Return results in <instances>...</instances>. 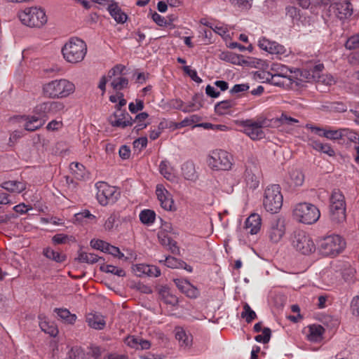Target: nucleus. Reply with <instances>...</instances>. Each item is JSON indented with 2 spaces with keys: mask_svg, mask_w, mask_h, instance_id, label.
<instances>
[{
  "mask_svg": "<svg viewBox=\"0 0 359 359\" xmlns=\"http://www.w3.org/2000/svg\"><path fill=\"white\" fill-rule=\"evenodd\" d=\"M304 181V175L300 170H292L289 172L288 184L291 187L302 186Z\"/></svg>",
  "mask_w": 359,
  "mask_h": 359,
  "instance_id": "nucleus-37",
  "label": "nucleus"
},
{
  "mask_svg": "<svg viewBox=\"0 0 359 359\" xmlns=\"http://www.w3.org/2000/svg\"><path fill=\"white\" fill-rule=\"evenodd\" d=\"M293 219L304 224H315L320 217V210L315 205L302 202L297 203L292 209Z\"/></svg>",
  "mask_w": 359,
  "mask_h": 359,
  "instance_id": "nucleus-2",
  "label": "nucleus"
},
{
  "mask_svg": "<svg viewBox=\"0 0 359 359\" xmlns=\"http://www.w3.org/2000/svg\"><path fill=\"white\" fill-rule=\"evenodd\" d=\"M236 105V101L233 100H226L218 102L215 106V111L220 115L226 114L230 109Z\"/></svg>",
  "mask_w": 359,
  "mask_h": 359,
  "instance_id": "nucleus-40",
  "label": "nucleus"
},
{
  "mask_svg": "<svg viewBox=\"0 0 359 359\" xmlns=\"http://www.w3.org/2000/svg\"><path fill=\"white\" fill-rule=\"evenodd\" d=\"M97 189V199L102 205L115 203L120 196V192L116 187L100 182L96 184Z\"/></svg>",
  "mask_w": 359,
  "mask_h": 359,
  "instance_id": "nucleus-12",
  "label": "nucleus"
},
{
  "mask_svg": "<svg viewBox=\"0 0 359 359\" xmlns=\"http://www.w3.org/2000/svg\"><path fill=\"white\" fill-rule=\"evenodd\" d=\"M201 120L200 116L198 115H191L189 117H187L184 119H183L180 123L179 127H186V126H194L196 124H198L197 123Z\"/></svg>",
  "mask_w": 359,
  "mask_h": 359,
  "instance_id": "nucleus-50",
  "label": "nucleus"
},
{
  "mask_svg": "<svg viewBox=\"0 0 359 359\" xmlns=\"http://www.w3.org/2000/svg\"><path fill=\"white\" fill-rule=\"evenodd\" d=\"M243 310L241 313V318H244L248 323H251L257 318L256 313L251 309L248 303L243 304Z\"/></svg>",
  "mask_w": 359,
  "mask_h": 359,
  "instance_id": "nucleus-44",
  "label": "nucleus"
},
{
  "mask_svg": "<svg viewBox=\"0 0 359 359\" xmlns=\"http://www.w3.org/2000/svg\"><path fill=\"white\" fill-rule=\"evenodd\" d=\"M163 262L165 265L169 268H177L182 266V264L177 259L171 256L167 257Z\"/></svg>",
  "mask_w": 359,
  "mask_h": 359,
  "instance_id": "nucleus-58",
  "label": "nucleus"
},
{
  "mask_svg": "<svg viewBox=\"0 0 359 359\" xmlns=\"http://www.w3.org/2000/svg\"><path fill=\"white\" fill-rule=\"evenodd\" d=\"M271 339V330L268 327H265L262 330V333L257 335L255 337L256 341L262 344H266Z\"/></svg>",
  "mask_w": 359,
  "mask_h": 359,
  "instance_id": "nucleus-49",
  "label": "nucleus"
},
{
  "mask_svg": "<svg viewBox=\"0 0 359 359\" xmlns=\"http://www.w3.org/2000/svg\"><path fill=\"white\" fill-rule=\"evenodd\" d=\"M183 70L195 82L198 83H201L202 82V79L198 76L197 72L195 69H192L189 66H184L183 67Z\"/></svg>",
  "mask_w": 359,
  "mask_h": 359,
  "instance_id": "nucleus-57",
  "label": "nucleus"
},
{
  "mask_svg": "<svg viewBox=\"0 0 359 359\" xmlns=\"http://www.w3.org/2000/svg\"><path fill=\"white\" fill-rule=\"evenodd\" d=\"M144 107V103L142 100H136L135 103L130 102L129 104L128 108L131 113H137V111L142 110Z\"/></svg>",
  "mask_w": 359,
  "mask_h": 359,
  "instance_id": "nucleus-61",
  "label": "nucleus"
},
{
  "mask_svg": "<svg viewBox=\"0 0 359 359\" xmlns=\"http://www.w3.org/2000/svg\"><path fill=\"white\" fill-rule=\"evenodd\" d=\"M1 187L12 193H20L25 189V184L23 182L11 180L3 182Z\"/></svg>",
  "mask_w": 359,
  "mask_h": 359,
  "instance_id": "nucleus-34",
  "label": "nucleus"
},
{
  "mask_svg": "<svg viewBox=\"0 0 359 359\" xmlns=\"http://www.w3.org/2000/svg\"><path fill=\"white\" fill-rule=\"evenodd\" d=\"M151 18L158 26L164 27L168 24L164 17L156 12L151 15Z\"/></svg>",
  "mask_w": 359,
  "mask_h": 359,
  "instance_id": "nucleus-62",
  "label": "nucleus"
},
{
  "mask_svg": "<svg viewBox=\"0 0 359 359\" xmlns=\"http://www.w3.org/2000/svg\"><path fill=\"white\" fill-rule=\"evenodd\" d=\"M175 334L180 347L184 349H189L191 347L193 337L190 332H187L181 327H177L175 330Z\"/></svg>",
  "mask_w": 359,
  "mask_h": 359,
  "instance_id": "nucleus-22",
  "label": "nucleus"
},
{
  "mask_svg": "<svg viewBox=\"0 0 359 359\" xmlns=\"http://www.w3.org/2000/svg\"><path fill=\"white\" fill-rule=\"evenodd\" d=\"M69 168L77 180H85L88 176V172L84 165L79 163L72 162L69 165Z\"/></svg>",
  "mask_w": 359,
  "mask_h": 359,
  "instance_id": "nucleus-36",
  "label": "nucleus"
},
{
  "mask_svg": "<svg viewBox=\"0 0 359 359\" xmlns=\"http://www.w3.org/2000/svg\"><path fill=\"white\" fill-rule=\"evenodd\" d=\"M87 53L86 43L79 38L70 39L62 47V53L64 59L72 64L81 62Z\"/></svg>",
  "mask_w": 359,
  "mask_h": 359,
  "instance_id": "nucleus-3",
  "label": "nucleus"
},
{
  "mask_svg": "<svg viewBox=\"0 0 359 359\" xmlns=\"http://www.w3.org/2000/svg\"><path fill=\"white\" fill-rule=\"evenodd\" d=\"M104 252L109 253L114 257H118V259L125 257L124 254L120 251L118 248L111 245L109 243L107 245V248H105Z\"/></svg>",
  "mask_w": 359,
  "mask_h": 359,
  "instance_id": "nucleus-54",
  "label": "nucleus"
},
{
  "mask_svg": "<svg viewBox=\"0 0 359 359\" xmlns=\"http://www.w3.org/2000/svg\"><path fill=\"white\" fill-rule=\"evenodd\" d=\"M75 239L72 236L64 233H57L53 236L52 241L54 244H65L69 241H74Z\"/></svg>",
  "mask_w": 359,
  "mask_h": 359,
  "instance_id": "nucleus-48",
  "label": "nucleus"
},
{
  "mask_svg": "<svg viewBox=\"0 0 359 359\" xmlns=\"http://www.w3.org/2000/svg\"><path fill=\"white\" fill-rule=\"evenodd\" d=\"M75 219L79 222H82L84 218H88L90 219H93L95 218V216L92 215L89 210H85L82 212L75 214L74 215Z\"/></svg>",
  "mask_w": 359,
  "mask_h": 359,
  "instance_id": "nucleus-60",
  "label": "nucleus"
},
{
  "mask_svg": "<svg viewBox=\"0 0 359 359\" xmlns=\"http://www.w3.org/2000/svg\"><path fill=\"white\" fill-rule=\"evenodd\" d=\"M86 322L95 330H102L106 324L104 316L100 313H88L86 316Z\"/></svg>",
  "mask_w": 359,
  "mask_h": 359,
  "instance_id": "nucleus-27",
  "label": "nucleus"
},
{
  "mask_svg": "<svg viewBox=\"0 0 359 359\" xmlns=\"http://www.w3.org/2000/svg\"><path fill=\"white\" fill-rule=\"evenodd\" d=\"M158 238L163 245L168 247L173 252L178 250L176 243L165 232L159 231L158 233Z\"/></svg>",
  "mask_w": 359,
  "mask_h": 359,
  "instance_id": "nucleus-42",
  "label": "nucleus"
},
{
  "mask_svg": "<svg viewBox=\"0 0 359 359\" xmlns=\"http://www.w3.org/2000/svg\"><path fill=\"white\" fill-rule=\"evenodd\" d=\"M181 175L184 180L196 182L198 177L195 164L191 161H187L181 165Z\"/></svg>",
  "mask_w": 359,
  "mask_h": 359,
  "instance_id": "nucleus-24",
  "label": "nucleus"
},
{
  "mask_svg": "<svg viewBox=\"0 0 359 359\" xmlns=\"http://www.w3.org/2000/svg\"><path fill=\"white\" fill-rule=\"evenodd\" d=\"M160 173L168 181L177 183L179 177L176 169L167 160H163L159 165Z\"/></svg>",
  "mask_w": 359,
  "mask_h": 359,
  "instance_id": "nucleus-20",
  "label": "nucleus"
},
{
  "mask_svg": "<svg viewBox=\"0 0 359 359\" xmlns=\"http://www.w3.org/2000/svg\"><path fill=\"white\" fill-rule=\"evenodd\" d=\"M174 283L177 287L189 298H196L199 295V290L189 280L183 278H175Z\"/></svg>",
  "mask_w": 359,
  "mask_h": 359,
  "instance_id": "nucleus-18",
  "label": "nucleus"
},
{
  "mask_svg": "<svg viewBox=\"0 0 359 359\" xmlns=\"http://www.w3.org/2000/svg\"><path fill=\"white\" fill-rule=\"evenodd\" d=\"M126 67L123 65H116L108 72L110 85L116 91L124 90L128 87V79L123 76Z\"/></svg>",
  "mask_w": 359,
  "mask_h": 359,
  "instance_id": "nucleus-14",
  "label": "nucleus"
},
{
  "mask_svg": "<svg viewBox=\"0 0 359 359\" xmlns=\"http://www.w3.org/2000/svg\"><path fill=\"white\" fill-rule=\"evenodd\" d=\"M149 265L144 264H137L133 266L132 269L133 273L137 276H147V271H148Z\"/></svg>",
  "mask_w": 359,
  "mask_h": 359,
  "instance_id": "nucleus-51",
  "label": "nucleus"
},
{
  "mask_svg": "<svg viewBox=\"0 0 359 359\" xmlns=\"http://www.w3.org/2000/svg\"><path fill=\"white\" fill-rule=\"evenodd\" d=\"M22 25L31 28H41L48 22L46 11L40 6L27 7L18 13Z\"/></svg>",
  "mask_w": 359,
  "mask_h": 359,
  "instance_id": "nucleus-1",
  "label": "nucleus"
},
{
  "mask_svg": "<svg viewBox=\"0 0 359 359\" xmlns=\"http://www.w3.org/2000/svg\"><path fill=\"white\" fill-rule=\"evenodd\" d=\"M90 246L96 250H100L102 252H105V248H107V245H108V243L99 240V239H92L90 241Z\"/></svg>",
  "mask_w": 359,
  "mask_h": 359,
  "instance_id": "nucleus-56",
  "label": "nucleus"
},
{
  "mask_svg": "<svg viewBox=\"0 0 359 359\" xmlns=\"http://www.w3.org/2000/svg\"><path fill=\"white\" fill-rule=\"evenodd\" d=\"M34 113L37 116H22L20 118V121L24 123V127L26 130L34 131L43 125L45 122L43 118L51 115L49 102L38 104L35 107Z\"/></svg>",
  "mask_w": 359,
  "mask_h": 359,
  "instance_id": "nucleus-6",
  "label": "nucleus"
},
{
  "mask_svg": "<svg viewBox=\"0 0 359 359\" xmlns=\"http://www.w3.org/2000/svg\"><path fill=\"white\" fill-rule=\"evenodd\" d=\"M283 201L279 185L271 184L266 187L264 193L263 206L267 212L273 214L278 212L283 205Z\"/></svg>",
  "mask_w": 359,
  "mask_h": 359,
  "instance_id": "nucleus-7",
  "label": "nucleus"
},
{
  "mask_svg": "<svg viewBox=\"0 0 359 359\" xmlns=\"http://www.w3.org/2000/svg\"><path fill=\"white\" fill-rule=\"evenodd\" d=\"M257 76L263 83H269L279 87L289 86L292 81V78H283L279 76L271 75L266 71H259Z\"/></svg>",
  "mask_w": 359,
  "mask_h": 359,
  "instance_id": "nucleus-17",
  "label": "nucleus"
},
{
  "mask_svg": "<svg viewBox=\"0 0 359 359\" xmlns=\"http://www.w3.org/2000/svg\"><path fill=\"white\" fill-rule=\"evenodd\" d=\"M241 126L243 132L252 140H259L265 137L264 128L267 127L266 118L246 119L242 121Z\"/></svg>",
  "mask_w": 359,
  "mask_h": 359,
  "instance_id": "nucleus-9",
  "label": "nucleus"
},
{
  "mask_svg": "<svg viewBox=\"0 0 359 359\" xmlns=\"http://www.w3.org/2000/svg\"><path fill=\"white\" fill-rule=\"evenodd\" d=\"M74 90V84L65 79L53 80L43 86V93L50 98L67 97Z\"/></svg>",
  "mask_w": 359,
  "mask_h": 359,
  "instance_id": "nucleus-4",
  "label": "nucleus"
},
{
  "mask_svg": "<svg viewBox=\"0 0 359 359\" xmlns=\"http://www.w3.org/2000/svg\"><path fill=\"white\" fill-rule=\"evenodd\" d=\"M350 133L348 129H339V130H325L323 134H319L320 136H323L330 140H339L344 136H348L349 137Z\"/></svg>",
  "mask_w": 359,
  "mask_h": 359,
  "instance_id": "nucleus-35",
  "label": "nucleus"
},
{
  "mask_svg": "<svg viewBox=\"0 0 359 359\" xmlns=\"http://www.w3.org/2000/svg\"><path fill=\"white\" fill-rule=\"evenodd\" d=\"M147 142L148 140L146 137H141L134 141L133 145L135 148L141 150L147 147Z\"/></svg>",
  "mask_w": 359,
  "mask_h": 359,
  "instance_id": "nucleus-64",
  "label": "nucleus"
},
{
  "mask_svg": "<svg viewBox=\"0 0 359 359\" xmlns=\"http://www.w3.org/2000/svg\"><path fill=\"white\" fill-rule=\"evenodd\" d=\"M126 343L128 346L136 349L147 350L151 347V343L148 340L134 336L127 337Z\"/></svg>",
  "mask_w": 359,
  "mask_h": 359,
  "instance_id": "nucleus-30",
  "label": "nucleus"
},
{
  "mask_svg": "<svg viewBox=\"0 0 359 359\" xmlns=\"http://www.w3.org/2000/svg\"><path fill=\"white\" fill-rule=\"evenodd\" d=\"M309 144L317 151L327 154L329 156H333L335 154L334 150L328 143H323L318 140H310Z\"/></svg>",
  "mask_w": 359,
  "mask_h": 359,
  "instance_id": "nucleus-31",
  "label": "nucleus"
},
{
  "mask_svg": "<svg viewBox=\"0 0 359 359\" xmlns=\"http://www.w3.org/2000/svg\"><path fill=\"white\" fill-rule=\"evenodd\" d=\"M174 107L177 109H181L184 112H190L194 110L192 108L193 105H185L181 100H176Z\"/></svg>",
  "mask_w": 359,
  "mask_h": 359,
  "instance_id": "nucleus-63",
  "label": "nucleus"
},
{
  "mask_svg": "<svg viewBox=\"0 0 359 359\" xmlns=\"http://www.w3.org/2000/svg\"><path fill=\"white\" fill-rule=\"evenodd\" d=\"M39 326L42 331L48 334L51 337H55L57 334L58 330L56 326L53 323L49 322L44 315L40 314L39 316Z\"/></svg>",
  "mask_w": 359,
  "mask_h": 359,
  "instance_id": "nucleus-29",
  "label": "nucleus"
},
{
  "mask_svg": "<svg viewBox=\"0 0 359 359\" xmlns=\"http://www.w3.org/2000/svg\"><path fill=\"white\" fill-rule=\"evenodd\" d=\"M266 72L271 75L279 76L283 78H292V72L291 69L282 64L273 63L271 65L270 70Z\"/></svg>",
  "mask_w": 359,
  "mask_h": 359,
  "instance_id": "nucleus-28",
  "label": "nucleus"
},
{
  "mask_svg": "<svg viewBox=\"0 0 359 359\" xmlns=\"http://www.w3.org/2000/svg\"><path fill=\"white\" fill-rule=\"evenodd\" d=\"M292 245L297 251L303 255H310L314 252L316 248L312 237L305 231L294 233Z\"/></svg>",
  "mask_w": 359,
  "mask_h": 359,
  "instance_id": "nucleus-13",
  "label": "nucleus"
},
{
  "mask_svg": "<svg viewBox=\"0 0 359 359\" xmlns=\"http://www.w3.org/2000/svg\"><path fill=\"white\" fill-rule=\"evenodd\" d=\"M156 194L162 208L168 211H172L175 209L171 194L163 184H157Z\"/></svg>",
  "mask_w": 359,
  "mask_h": 359,
  "instance_id": "nucleus-16",
  "label": "nucleus"
},
{
  "mask_svg": "<svg viewBox=\"0 0 359 359\" xmlns=\"http://www.w3.org/2000/svg\"><path fill=\"white\" fill-rule=\"evenodd\" d=\"M324 328L320 325H312L309 327L307 339L311 342H319L323 339Z\"/></svg>",
  "mask_w": 359,
  "mask_h": 359,
  "instance_id": "nucleus-32",
  "label": "nucleus"
},
{
  "mask_svg": "<svg viewBox=\"0 0 359 359\" xmlns=\"http://www.w3.org/2000/svg\"><path fill=\"white\" fill-rule=\"evenodd\" d=\"M259 47L272 55H277L280 59L288 57L291 54V50L287 49L284 46L276 41H271L266 37H262L258 41Z\"/></svg>",
  "mask_w": 359,
  "mask_h": 359,
  "instance_id": "nucleus-15",
  "label": "nucleus"
},
{
  "mask_svg": "<svg viewBox=\"0 0 359 359\" xmlns=\"http://www.w3.org/2000/svg\"><path fill=\"white\" fill-rule=\"evenodd\" d=\"M107 10L110 15L117 23L123 24L126 22L128 19L127 15L122 11L116 3L109 4Z\"/></svg>",
  "mask_w": 359,
  "mask_h": 359,
  "instance_id": "nucleus-26",
  "label": "nucleus"
},
{
  "mask_svg": "<svg viewBox=\"0 0 359 359\" xmlns=\"http://www.w3.org/2000/svg\"><path fill=\"white\" fill-rule=\"evenodd\" d=\"M50 107V114L55 115L63 111L65 109V104L58 101L49 102Z\"/></svg>",
  "mask_w": 359,
  "mask_h": 359,
  "instance_id": "nucleus-52",
  "label": "nucleus"
},
{
  "mask_svg": "<svg viewBox=\"0 0 359 359\" xmlns=\"http://www.w3.org/2000/svg\"><path fill=\"white\" fill-rule=\"evenodd\" d=\"M262 217L259 214H251L245 222V231L247 234L255 235L261 229Z\"/></svg>",
  "mask_w": 359,
  "mask_h": 359,
  "instance_id": "nucleus-19",
  "label": "nucleus"
},
{
  "mask_svg": "<svg viewBox=\"0 0 359 359\" xmlns=\"http://www.w3.org/2000/svg\"><path fill=\"white\" fill-rule=\"evenodd\" d=\"M233 156L222 149L212 151L207 158L208 166L215 170H230L233 165Z\"/></svg>",
  "mask_w": 359,
  "mask_h": 359,
  "instance_id": "nucleus-8",
  "label": "nucleus"
},
{
  "mask_svg": "<svg viewBox=\"0 0 359 359\" xmlns=\"http://www.w3.org/2000/svg\"><path fill=\"white\" fill-rule=\"evenodd\" d=\"M212 30L219 36H221L224 39H227L229 38V29L226 25L217 22L215 23L212 27Z\"/></svg>",
  "mask_w": 359,
  "mask_h": 359,
  "instance_id": "nucleus-45",
  "label": "nucleus"
},
{
  "mask_svg": "<svg viewBox=\"0 0 359 359\" xmlns=\"http://www.w3.org/2000/svg\"><path fill=\"white\" fill-rule=\"evenodd\" d=\"M355 273L356 271L355 268L352 267L349 264H344L340 273L344 280L348 284L353 283L356 281Z\"/></svg>",
  "mask_w": 359,
  "mask_h": 359,
  "instance_id": "nucleus-33",
  "label": "nucleus"
},
{
  "mask_svg": "<svg viewBox=\"0 0 359 359\" xmlns=\"http://www.w3.org/2000/svg\"><path fill=\"white\" fill-rule=\"evenodd\" d=\"M77 259L80 262L93 264L98 261V256L94 253L79 251Z\"/></svg>",
  "mask_w": 359,
  "mask_h": 359,
  "instance_id": "nucleus-43",
  "label": "nucleus"
},
{
  "mask_svg": "<svg viewBox=\"0 0 359 359\" xmlns=\"http://www.w3.org/2000/svg\"><path fill=\"white\" fill-rule=\"evenodd\" d=\"M160 294L164 302L167 304L175 306L178 302L177 297L171 294L169 291L165 289H162L160 292Z\"/></svg>",
  "mask_w": 359,
  "mask_h": 359,
  "instance_id": "nucleus-46",
  "label": "nucleus"
},
{
  "mask_svg": "<svg viewBox=\"0 0 359 359\" xmlns=\"http://www.w3.org/2000/svg\"><path fill=\"white\" fill-rule=\"evenodd\" d=\"M156 212L149 209H144L140 212L139 217L140 222L147 226H151L156 220Z\"/></svg>",
  "mask_w": 359,
  "mask_h": 359,
  "instance_id": "nucleus-39",
  "label": "nucleus"
},
{
  "mask_svg": "<svg viewBox=\"0 0 359 359\" xmlns=\"http://www.w3.org/2000/svg\"><path fill=\"white\" fill-rule=\"evenodd\" d=\"M257 169L255 166H253V168L247 166L244 173V180L246 186L251 189H255L259 186V181L255 173Z\"/></svg>",
  "mask_w": 359,
  "mask_h": 359,
  "instance_id": "nucleus-25",
  "label": "nucleus"
},
{
  "mask_svg": "<svg viewBox=\"0 0 359 359\" xmlns=\"http://www.w3.org/2000/svg\"><path fill=\"white\" fill-rule=\"evenodd\" d=\"M318 82L325 84L326 86H331L335 83L334 77L327 74H322L318 76Z\"/></svg>",
  "mask_w": 359,
  "mask_h": 359,
  "instance_id": "nucleus-55",
  "label": "nucleus"
},
{
  "mask_svg": "<svg viewBox=\"0 0 359 359\" xmlns=\"http://www.w3.org/2000/svg\"><path fill=\"white\" fill-rule=\"evenodd\" d=\"M109 122L114 127L124 128L131 125V118L128 114L118 110L109 117Z\"/></svg>",
  "mask_w": 359,
  "mask_h": 359,
  "instance_id": "nucleus-21",
  "label": "nucleus"
},
{
  "mask_svg": "<svg viewBox=\"0 0 359 359\" xmlns=\"http://www.w3.org/2000/svg\"><path fill=\"white\" fill-rule=\"evenodd\" d=\"M250 86L248 83H240L234 85L230 90L231 94H236L248 90Z\"/></svg>",
  "mask_w": 359,
  "mask_h": 359,
  "instance_id": "nucleus-59",
  "label": "nucleus"
},
{
  "mask_svg": "<svg viewBox=\"0 0 359 359\" xmlns=\"http://www.w3.org/2000/svg\"><path fill=\"white\" fill-rule=\"evenodd\" d=\"M286 233L285 220L283 217L276 216L269 222L266 230V237L272 244H278Z\"/></svg>",
  "mask_w": 359,
  "mask_h": 359,
  "instance_id": "nucleus-10",
  "label": "nucleus"
},
{
  "mask_svg": "<svg viewBox=\"0 0 359 359\" xmlns=\"http://www.w3.org/2000/svg\"><path fill=\"white\" fill-rule=\"evenodd\" d=\"M43 255L47 259L53 260L57 263H62L65 262L67 258L65 255L55 251L50 247H47L43 249Z\"/></svg>",
  "mask_w": 359,
  "mask_h": 359,
  "instance_id": "nucleus-38",
  "label": "nucleus"
},
{
  "mask_svg": "<svg viewBox=\"0 0 359 359\" xmlns=\"http://www.w3.org/2000/svg\"><path fill=\"white\" fill-rule=\"evenodd\" d=\"M318 250L324 256H336L345 248L346 243L339 235L332 234L318 240Z\"/></svg>",
  "mask_w": 359,
  "mask_h": 359,
  "instance_id": "nucleus-5",
  "label": "nucleus"
},
{
  "mask_svg": "<svg viewBox=\"0 0 359 359\" xmlns=\"http://www.w3.org/2000/svg\"><path fill=\"white\" fill-rule=\"evenodd\" d=\"M334 13L340 20L349 18L353 13V6L349 1L337 2L334 6Z\"/></svg>",
  "mask_w": 359,
  "mask_h": 359,
  "instance_id": "nucleus-23",
  "label": "nucleus"
},
{
  "mask_svg": "<svg viewBox=\"0 0 359 359\" xmlns=\"http://www.w3.org/2000/svg\"><path fill=\"white\" fill-rule=\"evenodd\" d=\"M55 312L66 323L73 324L76 320V315L72 314L67 309H55Z\"/></svg>",
  "mask_w": 359,
  "mask_h": 359,
  "instance_id": "nucleus-41",
  "label": "nucleus"
},
{
  "mask_svg": "<svg viewBox=\"0 0 359 359\" xmlns=\"http://www.w3.org/2000/svg\"><path fill=\"white\" fill-rule=\"evenodd\" d=\"M330 217L334 223H341L346 219V205L343 194L334 191L330 197Z\"/></svg>",
  "mask_w": 359,
  "mask_h": 359,
  "instance_id": "nucleus-11",
  "label": "nucleus"
},
{
  "mask_svg": "<svg viewBox=\"0 0 359 359\" xmlns=\"http://www.w3.org/2000/svg\"><path fill=\"white\" fill-rule=\"evenodd\" d=\"M101 269L107 273L114 274L118 277H123L126 275L125 271L117 266L107 264L101 266Z\"/></svg>",
  "mask_w": 359,
  "mask_h": 359,
  "instance_id": "nucleus-47",
  "label": "nucleus"
},
{
  "mask_svg": "<svg viewBox=\"0 0 359 359\" xmlns=\"http://www.w3.org/2000/svg\"><path fill=\"white\" fill-rule=\"evenodd\" d=\"M345 46L349 50L359 47V33L348 38L346 42Z\"/></svg>",
  "mask_w": 359,
  "mask_h": 359,
  "instance_id": "nucleus-53",
  "label": "nucleus"
}]
</instances>
